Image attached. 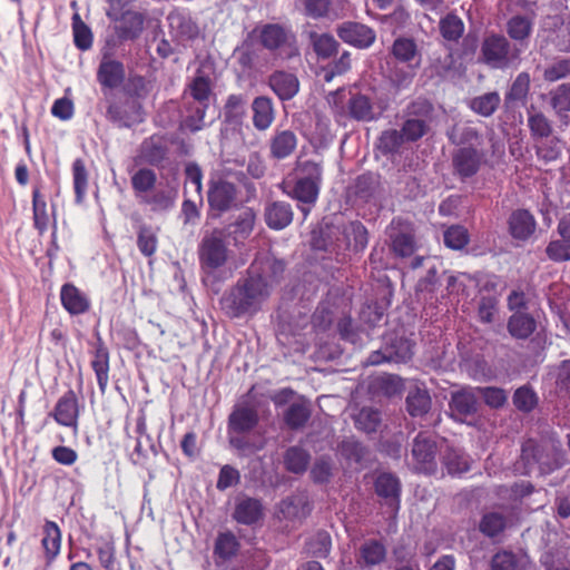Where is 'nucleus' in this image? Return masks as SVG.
<instances>
[{
  "mask_svg": "<svg viewBox=\"0 0 570 570\" xmlns=\"http://www.w3.org/2000/svg\"><path fill=\"white\" fill-rule=\"evenodd\" d=\"M306 551L315 558H326L332 548V539L327 531H317L306 541Z\"/></svg>",
  "mask_w": 570,
  "mask_h": 570,
  "instance_id": "5fc2aeb1",
  "label": "nucleus"
},
{
  "mask_svg": "<svg viewBox=\"0 0 570 570\" xmlns=\"http://www.w3.org/2000/svg\"><path fill=\"white\" fill-rule=\"evenodd\" d=\"M509 232L514 239L527 240L535 230V219L527 209L513 210L508 220Z\"/></svg>",
  "mask_w": 570,
  "mask_h": 570,
  "instance_id": "cd10ccee",
  "label": "nucleus"
},
{
  "mask_svg": "<svg viewBox=\"0 0 570 570\" xmlns=\"http://www.w3.org/2000/svg\"><path fill=\"white\" fill-rule=\"evenodd\" d=\"M49 416H51L58 425L72 429L73 432L77 433L80 417V403L72 389L66 391L58 399Z\"/></svg>",
  "mask_w": 570,
  "mask_h": 570,
  "instance_id": "f8f14e48",
  "label": "nucleus"
},
{
  "mask_svg": "<svg viewBox=\"0 0 570 570\" xmlns=\"http://www.w3.org/2000/svg\"><path fill=\"white\" fill-rule=\"evenodd\" d=\"M405 403L411 416L421 417L430 411L432 400L425 389L415 387L407 393Z\"/></svg>",
  "mask_w": 570,
  "mask_h": 570,
  "instance_id": "79ce46f5",
  "label": "nucleus"
},
{
  "mask_svg": "<svg viewBox=\"0 0 570 570\" xmlns=\"http://www.w3.org/2000/svg\"><path fill=\"white\" fill-rule=\"evenodd\" d=\"M508 522L509 520L503 513L497 511L487 512L479 522V531L483 535L492 539L507 529Z\"/></svg>",
  "mask_w": 570,
  "mask_h": 570,
  "instance_id": "a18cd8bd",
  "label": "nucleus"
},
{
  "mask_svg": "<svg viewBox=\"0 0 570 570\" xmlns=\"http://www.w3.org/2000/svg\"><path fill=\"white\" fill-rule=\"evenodd\" d=\"M132 191L140 204L148 206L153 212H166L175 204V191L167 188H157V174L154 169L141 167L130 177Z\"/></svg>",
  "mask_w": 570,
  "mask_h": 570,
  "instance_id": "7ed1b4c3",
  "label": "nucleus"
},
{
  "mask_svg": "<svg viewBox=\"0 0 570 570\" xmlns=\"http://www.w3.org/2000/svg\"><path fill=\"white\" fill-rule=\"evenodd\" d=\"M305 14L313 19L330 18L338 19L341 16L331 10L332 0H303Z\"/></svg>",
  "mask_w": 570,
  "mask_h": 570,
  "instance_id": "052dcab7",
  "label": "nucleus"
},
{
  "mask_svg": "<svg viewBox=\"0 0 570 570\" xmlns=\"http://www.w3.org/2000/svg\"><path fill=\"white\" fill-rule=\"evenodd\" d=\"M134 95L121 97L115 92H105L107 104L106 118L119 128H130L144 121V110L138 98L146 91L144 77L131 79Z\"/></svg>",
  "mask_w": 570,
  "mask_h": 570,
  "instance_id": "f03ea898",
  "label": "nucleus"
},
{
  "mask_svg": "<svg viewBox=\"0 0 570 570\" xmlns=\"http://www.w3.org/2000/svg\"><path fill=\"white\" fill-rule=\"evenodd\" d=\"M484 161V151L472 146H462L452 154L453 173L461 180L475 176Z\"/></svg>",
  "mask_w": 570,
  "mask_h": 570,
  "instance_id": "9b49d317",
  "label": "nucleus"
},
{
  "mask_svg": "<svg viewBox=\"0 0 570 570\" xmlns=\"http://www.w3.org/2000/svg\"><path fill=\"white\" fill-rule=\"evenodd\" d=\"M126 78L125 66L121 61L104 56L98 69L97 81L102 92H112L111 90L120 87Z\"/></svg>",
  "mask_w": 570,
  "mask_h": 570,
  "instance_id": "2eb2a0df",
  "label": "nucleus"
},
{
  "mask_svg": "<svg viewBox=\"0 0 570 570\" xmlns=\"http://www.w3.org/2000/svg\"><path fill=\"white\" fill-rule=\"evenodd\" d=\"M256 215L252 208H245L239 213L235 223L233 224V233L236 238H247L254 229Z\"/></svg>",
  "mask_w": 570,
  "mask_h": 570,
  "instance_id": "774afa93",
  "label": "nucleus"
},
{
  "mask_svg": "<svg viewBox=\"0 0 570 570\" xmlns=\"http://www.w3.org/2000/svg\"><path fill=\"white\" fill-rule=\"evenodd\" d=\"M389 236L391 248L396 256L404 258L415 253L417 246L412 223L401 217L393 218Z\"/></svg>",
  "mask_w": 570,
  "mask_h": 570,
  "instance_id": "9d476101",
  "label": "nucleus"
},
{
  "mask_svg": "<svg viewBox=\"0 0 570 570\" xmlns=\"http://www.w3.org/2000/svg\"><path fill=\"white\" fill-rule=\"evenodd\" d=\"M32 220L35 229L42 236L49 228L50 215L46 197L39 187H35L32 190Z\"/></svg>",
  "mask_w": 570,
  "mask_h": 570,
  "instance_id": "e433bc0d",
  "label": "nucleus"
},
{
  "mask_svg": "<svg viewBox=\"0 0 570 570\" xmlns=\"http://www.w3.org/2000/svg\"><path fill=\"white\" fill-rule=\"evenodd\" d=\"M240 549V542L229 530L219 532L214 543L213 556L217 566L234 559Z\"/></svg>",
  "mask_w": 570,
  "mask_h": 570,
  "instance_id": "c85d7f7f",
  "label": "nucleus"
},
{
  "mask_svg": "<svg viewBox=\"0 0 570 570\" xmlns=\"http://www.w3.org/2000/svg\"><path fill=\"white\" fill-rule=\"evenodd\" d=\"M512 401L519 411L529 413L537 406L538 396L530 386L523 385L514 391Z\"/></svg>",
  "mask_w": 570,
  "mask_h": 570,
  "instance_id": "338daca9",
  "label": "nucleus"
},
{
  "mask_svg": "<svg viewBox=\"0 0 570 570\" xmlns=\"http://www.w3.org/2000/svg\"><path fill=\"white\" fill-rule=\"evenodd\" d=\"M271 294L269 282L252 265L246 274L223 294L219 304L224 314L232 320L252 317L262 311Z\"/></svg>",
  "mask_w": 570,
  "mask_h": 570,
  "instance_id": "f257e3e1",
  "label": "nucleus"
},
{
  "mask_svg": "<svg viewBox=\"0 0 570 570\" xmlns=\"http://www.w3.org/2000/svg\"><path fill=\"white\" fill-rule=\"evenodd\" d=\"M311 417V409L303 402L292 403L284 412V422L291 430L305 426Z\"/></svg>",
  "mask_w": 570,
  "mask_h": 570,
  "instance_id": "de8ad7c7",
  "label": "nucleus"
},
{
  "mask_svg": "<svg viewBox=\"0 0 570 570\" xmlns=\"http://www.w3.org/2000/svg\"><path fill=\"white\" fill-rule=\"evenodd\" d=\"M501 98L497 91L487 92L471 99L469 106L478 115L483 117L492 116L499 108Z\"/></svg>",
  "mask_w": 570,
  "mask_h": 570,
  "instance_id": "603ef678",
  "label": "nucleus"
},
{
  "mask_svg": "<svg viewBox=\"0 0 570 570\" xmlns=\"http://www.w3.org/2000/svg\"><path fill=\"white\" fill-rule=\"evenodd\" d=\"M91 355V368L96 374L100 393L105 394L109 383L110 353L100 336H98L97 342L94 345Z\"/></svg>",
  "mask_w": 570,
  "mask_h": 570,
  "instance_id": "a211bd4d",
  "label": "nucleus"
},
{
  "mask_svg": "<svg viewBox=\"0 0 570 570\" xmlns=\"http://www.w3.org/2000/svg\"><path fill=\"white\" fill-rule=\"evenodd\" d=\"M549 104L563 126L570 124V82H563L549 91Z\"/></svg>",
  "mask_w": 570,
  "mask_h": 570,
  "instance_id": "2f4dec72",
  "label": "nucleus"
},
{
  "mask_svg": "<svg viewBox=\"0 0 570 570\" xmlns=\"http://www.w3.org/2000/svg\"><path fill=\"white\" fill-rule=\"evenodd\" d=\"M259 421L257 411L254 407H236L228 417V431L234 433H246L252 431Z\"/></svg>",
  "mask_w": 570,
  "mask_h": 570,
  "instance_id": "72a5a7b5",
  "label": "nucleus"
},
{
  "mask_svg": "<svg viewBox=\"0 0 570 570\" xmlns=\"http://www.w3.org/2000/svg\"><path fill=\"white\" fill-rule=\"evenodd\" d=\"M345 237L351 242L353 239V248L363 250L368 243V233L366 227L358 220L348 223L343 230Z\"/></svg>",
  "mask_w": 570,
  "mask_h": 570,
  "instance_id": "69168bd1",
  "label": "nucleus"
},
{
  "mask_svg": "<svg viewBox=\"0 0 570 570\" xmlns=\"http://www.w3.org/2000/svg\"><path fill=\"white\" fill-rule=\"evenodd\" d=\"M62 307L70 315H81L89 311L90 301L85 293L71 283H66L60 289Z\"/></svg>",
  "mask_w": 570,
  "mask_h": 570,
  "instance_id": "5701e85b",
  "label": "nucleus"
},
{
  "mask_svg": "<svg viewBox=\"0 0 570 570\" xmlns=\"http://www.w3.org/2000/svg\"><path fill=\"white\" fill-rule=\"evenodd\" d=\"M384 347L387 352V362L406 363L413 357L414 343L399 335L384 336Z\"/></svg>",
  "mask_w": 570,
  "mask_h": 570,
  "instance_id": "bb28decb",
  "label": "nucleus"
},
{
  "mask_svg": "<svg viewBox=\"0 0 570 570\" xmlns=\"http://www.w3.org/2000/svg\"><path fill=\"white\" fill-rule=\"evenodd\" d=\"M261 45L274 52L282 50L286 58L299 56L295 35L279 23H266L259 28Z\"/></svg>",
  "mask_w": 570,
  "mask_h": 570,
  "instance_id": "1a4fd4ad",
  "label": "nucleus"
},
{
  "mask_svg": "<svg viewBox=\"0 0 570 570\" xmlns=\"http://www.w3.org/2000/svg\"><path fill=\"white\" fill-rule=\"evenodd\" d=\"M99 564L105 570H116L117 550L115 540L111 537L99 538L95 544Z\"/></svg>",
  "mask_w": 570,
  "mask_h": 570,
  "instance_id": "c03bdc74",
  "label": "nucleus"
},
{
  "mask_svg": "<svg viewBox=\"0 0 570 570\" xmlns=\"http://www.w3.org/2000/svg\"><path fill=\"white\" fill-rule=\"evenodd\" d=\"M264 517V505L259 499L244 497L237 500L233 519L244 525H253Z\"/></svg>",
  "mask_w": 570,
  "mask_h": 570,
  "instance_id": "412c9836",
  "label": "nucleus"
},
{
  "mask_svg": "<svg viewBox=\"0 0 570 570\" xmlns=\"http://www.w3.org/2000/svg\"><path fill=\"white\" fill-rule=\"evenodd\" d=\"M527 126L533 141L548 139L553 132L551 119L534 105L527 108Z\"/></svg>",
  "mask_w": 570,
  "mask_h": 570,
  "instance_id": "a878e982",
  "label": "nucleus"
},
{
  "mask_svg": "<svg viewBox=\"0 0 570 570\" xmlns=\"http://www.w3.org/2000/svg\"><path fill=\"white\" fill-rule=\"evenodd\" d=\"M449 405L459 415H472L478 410V397L471 389H462L452 393Z\"/></svg>",
  "mask_w": 570,
  "mask_h": 570,
  "instance_id": "a19ab883",
  "label": "nucleus"
},
{
  "mask_svg": "<svg viewBox=\"0 0 570 570\" xmlns=\"http://www.w3.org/2000/svg\"><path fill=\"white\" fill-rule=\"evenodd\" d=\"M72 180L76 202L82 203L87 194L89 184V174L85 160L77 158L72 163Z\"/></svg>",
  "mask_w": 570,
  "mask_h": 570,
  "instance_id": "09e8293b",
  "label": "nucleus"
},
{
  "mask_svg": "<svg viewBox=\"0 0 570 570\" xmlns=\"http://www.w3.org/2000/svg\"><path fill=\"white\" fill-rule=\"evenodd\" d=\"M521 460L527 469L532 470L538 465L540 473L546 474L554 469L553 460L543 445L533 440H528L521 450Z\"/></svg>",
  "mask_w": 570,
  "mask_h": 570,
  "instance_id": "6ab92c4d",
  "label": "nucleus"
},
{
  "mask_svg": "<svg viewBox=\"0 0 570 570\" xmlns=\"http://www.w3.org/2000/svg\"><path fill=\"white\" fill-rule=\"evenodd\" d=\"M386 559V548L376 539L365 540L355 554L356 564L362 569H371Z\"/></svg>",
  "mask_w": 570,
  "mask_h": 570,
  "instance_id": "4be33fe9",
  "label": "nucleus"
},
{
  "mask_svg": "<svg viewBox=\"0 0 570 570\" xmlns=\"http://www.w3.org/2000/svg\"><path fill=\"white\" fill-rule=\"evenodd\" d=\"M198 258L202 269L206 273H212L226 264L228 248L220 230L204 236L199 244Z\"/></svg>",
  "mask_w": 570,
  "mask_h": 570,
  "instance_id": "6e6552de",
  "label": "nucleus"
},
{
  "mask_svg": "<svg viewBox=\"0 0 570 570\" xmlns=\"http://www.w3.org/2000/svg\"><path fill=\"white\" fill-rule=\"evenodd\" d=\"M533 19L529 16L514 14L507 21V33L510 39L527 45L532 30Z\"/></svg>",
  "mask_w": 570,
  "mask_h": 570,
  "instance_id": "4c0bfd02",
  "label": "nucleus"
},
{
  "mask_svg": "<svg viewBox=\"0 0 570 570\" xmlns=\"http://www.w3.org/2000/svg\"><path fill=\"white\" fill-rule=\"evenodd\" d=\"M433 112L434 107L426 98L419 97L406 105L400 129L405 142H416L430 131Z\"/></svg>",
  "mask_w": 570,
  "mask_h": 570,
  "instance_id": "423d86ee",
  "label": "nucleus"
},
{
  "mask_svg": "<svg viewBox=\"0 0 570 570\" xmlns=\"http://www.w3.org/2000/svg\"><path fill=\"white\" fill-rule=\"evenodd\" d=\"M185 95L187 99L186 127L191 131H198L205 126V116L210 104V79L206 76H196L188 85Z\"/></svg>",
  "mask_w": 570,
  "mask_h": 570,
  "instance_id": "20e7f679",
  "label": "nucleus"
},
{
  "mask_svg": "<svg viewBox=\"0 0 570 570\" xmlns=\"http://www.w3.org/2000/svg\"><path fill=\"white\" fill-rule=\"evenodd\" d=\"M439 452L436 438L430 432H419L413 439L411 449L415 471L429 475L434 474L438 470L436 455Z\"/></svg>",
  "mask_w": 570,
  "mask_h": 570,
  "instance_id": "0eeeda50",
  "label": "nucleus"
},
{
  "mask_svg": "<svg viewBox=\"0 0 570 570\" xmlns=\"http://www.w3.org/2000/svg\"><path fill=\"white\" fill-rule=\"evenodd\" d=\"M268 86L281 100L292 99L299 90L297 77L287 71H274L268 78Z\"/></svg>",
  "mask_w": 570,
  "mask_h": 570,
  "instance_id": "393cba45",
  "label": "nucleus"
},
{
  "mask_svg": "<svg viewBox=\"0 0 570 570\" xmlns=\"http://www.w3.org/2000/svg\"><path fill=\"white\" fill-rule=\"evenodd\" d=\"M337 37L357 49L370 48L376 40L375 30L356 21H344L336 28Z\"/></svg>",
  "mask_w": 570,
  "mask_h": 570,
  "instance_id": "ddd939ff",
  "label": "nucleus"
},
{
  "mask_svg": "<svg viewBox=\"0 0 570 570\" xmlns=\"http://www.w3.org/2000/svg\"><path fill=\"white\" fill-rule=\"evenodd\" d=\"M348 116L356 121H372L375 119L372 100L363 94H354L347 101Z\"/></svg>",
  "mask_w": 570,
  "mask_h": 570,
  "instance_id": "ea45409f",
  "label": "nucleus"
},
{
  "mask_svg": "<svg viewBox=\"0 0 570 570\" xmlns=\"http://www.w3.org/2000/svg\"><path fill=\"white\" fill-rule=\"evenodd\" d=\"M253 116L252 121L258 131L267 130L275 120V109L273 100L267 96L254 98L250 106Z\"/></svg>",
  "mask_w": 570,
  "mask_h": 570,
  "instance_id": "c756f323",
  "label": "nucleus"
},
{
  "mask_svg": "<svg viewBox=\"0 0 570 570\" xmlns=\"http://www.w3.org/2000/svg\"><path fill=\"white\" fill-rule=\"evenodd\" d=\"M374 490L385 504L395 510L400 509L401 482L397 476L387 472L379 474L374 482Z\"/></svg>",
  "mask_w": 570,
  "mask_h": 570,
  "instance_id": "aec40b11",
  "label": "nucleus"
},
{
  "mask_svg": "<svg viewBox=\"0 0 570 570\" xmlns=\"http://www.w3.org/2000/svg\"><path fill=\"white\" fill-rule=\"evenodd\" d=\"M391 55L396 61L407 66L413 65L414 68H420L421 66V52L415 40L412 38H396L391 47Z\"/></svg>",
  "mask_w": 570,
  "mask_h": 570,
  "instance_id": "7c9ffc66",
  "label": "nucleus"
},
{
  "mask_svg": "<svg viewBox=\"0 0 570 570\" xmlns=\"http://www.w3.org/2000/svg\"><path fill=\"white\" fill-rule=\"evenodd\" d=\"M439 28L441 36L445 40L453 42L459 41L464 32V23L455 13H448L445 17L441 18Z\"/></svg>",
  "mask_w": 570,
  "mask_h": 570,
  "instance_id": "864d4df0",
  "label": "nucleus"
},
{
  "mask_svg": "<svg viewBox=\"0 0 570 570\" xmlns=\"http://www.w3.org/2000/svg\"><path fill=\"white\" fill-rule=\"evenodd\" d=\"M380 186L379 177L371 173L362 174L356 178L355 181V195L368 202L374 197Z\"/></svg>",
  "mask_w": 570,
  "mask_h": 570,
  "instance_id": "e2e57ef3",
  "label": "nucleus"
},
{
  "mask_svg": "<svg viewBox=\"0 0 570 570\" xmlns=\"http://www.w3.org/2000/svg\"><path fill=\"white\" fill-rule=\"evenodd\" d=\"M561 139L557 136H550L543 139L540 145L535 146V155L544 163L557 160L562 153Z\"/></svg>",
  "mask_w": 570,
  "mask_h": 570,
  "instance_id": "6e6d98bb",
  "label": "nucleus"
},
{
  "mask_svg": "<svg viewBox=\"0 0 570 570\" xmlns=\"http://www.w3.org/2000/svg\"><path fill=\"white\" fill-rule=\"evenodd\" d=\"M309 43L318 59L325 60L335 56L340 43L331 33H318L311 31L308 33Z\"/></svg>",
  "mask_w": 570,
  "mask_h": 570,
  "instance_id": "58836bf2",
  "label": "nucleus"
},
{
  "mask_svg": "<svg viewBox=\"0 0 570 570\" xmlns=\"http://www.w3.org/2000/svg\"><path fill=\"white\" fill-rule=\"evenodd\" d=\"M442 463L451 475H461L470 470L469 458L460 450L448 448L442 454Z\"/></svg>",
  "mask_w": 570,
  "mask_h": 570,
  "instance_id": "49530a36",
  "label": "nucleus"
},
{
  "mask_svg": "<svg viewBox=\"0 0 570 570\" xmlns=\"http://www.w3.org/2000/svg\"><path fill=\"white\" fill-rule=\"evenodd\" d=\"M72 31L75 46L79 50L86 51L92 47V32L78 13L72 17Z\"/></svg>",
  "mask_w": 570,
  "mask_h": 570,
  "instance_id": "4d7b16f0",
  "label": "nucleus"
},
{
  "mask_svg": "<svg viewBox=\"0 0 570 570\" xmlns=\"http://www.w3.org/2000/svg\"><path fill=\"white\" fill-rule=\"evenodd\" d=\"M309 461L311 454L308 451L297 445L289 446L284 453V466L294 474L305 473Z\"/></svg>",
  "mask_w": 570,
  "mask_h": 570,
  "instance_id": "37998d69",
  "label": "nucleus"
},
{
  "mask_svg": "<svg viewBox=\"0 0 570 570\" xmlns=\"http://www.w3.org/2000/svg\"><path fill=\"white\" fill-rule=\"evenodd\" d=\"M115 32L120 41L136 40L144 31L146 14L135 10H126L116 14Z\"/></svg>",
  "mask_w": 570,
  "mask_h": 570,
  "instance_id": "dca6fc26",
  "label": "nucleus"
},
{
  "mask_svg": "<svg viewBox=\"0 0 570 570\" xmlns=\"http://www.w3.org/2000/svg\"><path fill=\"white\" fill-rule=\"evenodd\" d=\"M380 424L381 412L372 407H363L355 419V426L366 433L376 432Z\"/></svg>",
  "mask_w": 570,
  "mask_h": 570,
  "instance_id": "0e129e2a",
  "label": "nucleus"
},
{
  "mask_svg": "<svg viewBox=\"0 0 570 570\" xmlns=\"http://www.w3.org/2000/svg\"><path fill=\"white\" fill-rule=\"evenodd\" d=\"M507 327L512 337L527 340L534 333L537 322L529 313L515 312L509 317Z\"/></svg>",
  "mask_w": 570,
  "mask_h": 570,
  "instance_id": "c9c22d12",
  "label": "nucleus"
},
{
  "mask_svg": "<svg viewBox=\"0 0 570 570\" xmlns=\"http://www.w3.org/2000/svg\"><path fill=\"white\" fill-rule=\"evenodd\" d=\"M137 246L145 257L153 256L158 247V239L153 228L147 225H140L137 233Z\"/></svg>",
  "mask_w": 570,
  "mask_h": 570,
  "instance_id": "bf43d9fd",
  "label": "nucleus"
},
{
  "mask_svg": "<svg viewBox=\"0 0 570 570\" xmlns=\"http://www.w3.org/2000/svg\"><path fill=\"white\" fill-rule=\"evenodd\" d=\"M293 209L289 203L275 200L266 205L264 218L266 225L274 230H281L293 222Z\"/></svg>",
  "mask_w": 570,
  "mask_h": 570,
  "instance_id": "b1692460",
  "label": "nucleus"
},
{
  "mask_svg": "<svg viewBox=\"0 0 570 570\" xmlns=\"http://www.w3.org/2000/svg\"><path fill=\"white\" fill-rule=\"evenodd\" d=\"M520 55L521 50L512 46L507 37L490 33L481 43L479 61L491 69L505 70L520 60Z\"/></svg>",
  "mask_w": 570,
  "mask_h": 570,
  "instance_id": "39448f33",
  "label": "nucleus"
},
{
  "mask_svg": "<svg viewBox=\"0 0 570 570\" xmlns=\"http://www.w3.org/2000/svg\"><path fill=\"white\" fill-rule=\"evenodd\" d=\"M237 187L234 183L218 178L210 180L207 200L213 210L225 213L236 203Z\"/></svg>",
  "mask_w": 570,
  "mask_h": 570,
  "instance_id": "4468645a",
  "label": "nucleus"
},
{
  "mask_svg": "<svg viewBox=\"0 0 570 570\" xmlns=\"http://www.w3.org/2000/svg\"><path fill=\"white\" fill-rule=\"evenodd\" d=\"M469 232L461 225H452L443 233V242L445 246L451 249H462L469 244Z\"/></svg>",
  "mask_w": 570,
  "mask_h": 570,
  "instance_id": "13d9d810",
  "label": "nucleus"
},
{
  "mask_svg": "<svg viewBox=\"0 0 570 570\" xmlns=\"http://www.w3.org/2000/svg\"><path fill=\"white\" fill-rule=\"evenodd\" d=\"M169 147L165 136L151 135L142 140L139 147V157L144 163L160 167L168 159Z\"/></svg>",
  "mask_w": 570,
  "mask_h": 570,
  "instance_id": "f3484780",
  "label": "nucleus"
},
{
  "mask_svg": "<svg viewBox=\"0 0 570 570\" xmlns=\"http://www.w3.org/2000/svg\"><path fill=\"white\" fill-rule=\"evenodd\" d=\"M531 79L530 75L525 71L520 72L511 83L508 92L505 94L507 102H527L530 92Z\"/></svg>",
  "mask_w": 570,
  "mask_h": 570,
  "instance_id": "3c124183",
  "label": "nucleus"
},
{
  "mask_svg": "<svg viewBox=\"0 0 570 570\" xmlns=\"http://www.w3.org/2000/svg\"><path fill=\"white\" fill-rule=\"evenodd\" d=\"M297 147V137L289 129L275 130L269 140V155L276 160L289 157Z\"/></svg>",
  "mask_w": 570,
  "mask_h": 570,
  "instance_id": "473e14b6",
  "label": "nucleus"
},
{
  "mask_svg": "<svg viewBox=\"0 0 570 570\" xmlns=\"http://www.w3.org/2000/svg\"><path fill=\"white\" fill-rule=\"evenodd\" d=\"M320 188L321 184L298 178L289 195L299 203L307 204L309 206L316 203Z\"/></svg>",
  "mask_w": 570,
  "mask_h": 570,
  "instance_id": "8fccbe9b",
  "label": "nucleus"
},
{
  "mask_svg": "<svg viewBox=\"0 0 570 570\" xmlns=\"http://www.w3.org/2000/svg\"><path fill=\"white\" fill-rule=\"evenodd\" d=\"M405 142L400 130L387 129L381 132L377 139V148L384 155L395 154Z\"/></svg>",
  "mask_w": 570,
  "mask_h": 570,
  "instance_id": "680f3d73",
  "label": "nucleus"
},
{
  "mask_svg": "<svg viewBox=\"0 0 570 570\" xmlns=\"http://www.w3.org/2000/svg\"><path fill=\"white\" fill-rule=\"evenodd\" d=\"M41 546L47 563H52L61 549V531L55 521L47 520L45 522Z\"/></svg>",
  "mask_w": 570,
  "mask_h": 570,
  "instance_id": "f704fd0d",
  "label": "nucleus"
}]
</instances>
